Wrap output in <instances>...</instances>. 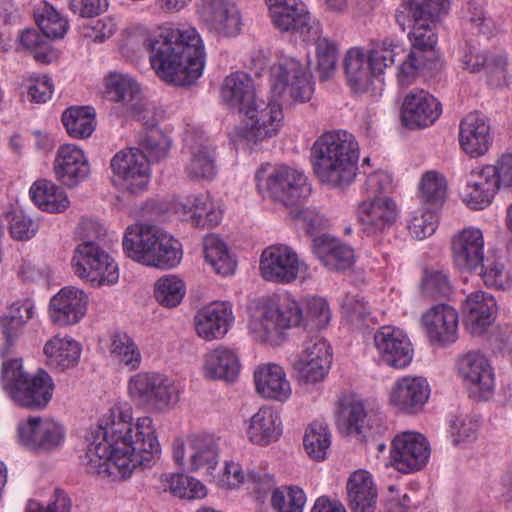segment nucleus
<instances>
[{
  "instance_id": "nucleus-9",
  "label": "nucleus",
  "mask_w": 512,
  "mask_h": 512,
  "mask_svg": "<svg viewBox=\"0 0 512 512\" xmlns=\"http://www.w3.org/2000/svg\"><path fill=\"white\" fill-rule=\"evenodd\" d=\"M242 113L245 115L244 126L234 129L232 139L243 147L253 148V145L276 136L283 125L282 105L276 101L257 98Z\"/></svg>"
},
{
  "instance_id": "nucleus-62",
  "label": "nucleus",
  "mask_w": 512,
  "mask_h": 512,
  "mask_svg": "<svg viewBox=\"0 0 512 512\" xmlns=\"http://www.w3.org/2000/svg\"><path fill=\"white\" fill-rule=\"evenodd\" d=\"M367 412L361 401H354L345 409L344 424L347 434L360 435L368 428Z\"/></svg>"
},
{
  "instance_id": "nucleus-11",
  "label": "nucleus",
  "mask_w": 512,
  "mask_h": 512,
  "mask_svg": "<svg viewBox=\"0 0 512 512\" xmlns=\"http://www.w3.org/2000/svg\"><path fill=\"white\" fill-rule=\"evenodd\" d=\"M130 398L141 406H150L158 411L173 407L181 393L179 383L156 372H139L130 377L127 384Z\"/></svg>"
},
{
  "instance_id": "nucleus-36",
  "label": "nucleus",
  "mask_w": 512,
  "mask_h": 512,
  "mask_svg": "<svg viewBox=\"0 0 512 512\" xmlns=\"http://www.w3.org/2000/svg\"><path fill=\"white\" fill-rule=\"evenodd\" d=\"M254 382L257 393L264 398L283 402L291 395L290 383L277 364L260 365L254 372Z\"/></svg>"
},
{
  "instance_id": "nucleus-30",
  "label": "nucleus",
  "mask_w": 512,
  "mask_h": 512,
  "mask_svg": "<svg viewBox=\"0 0 512 512\" xmlns=\"http://www.w3.org/2000/svg\"><path fill=\"white\" fill-rule=\"evenodd\" d=\"M430 395L427 380L418 376H406L397 380L391 392V403L406 414L422 410Z\"/></svg>"
},
{
  "instance_id": "nucleus-45",
  "label": "nucleus",
  "mask_w": 512,
  "mask_h": 512,
  "mask_svg": "<svg viewBox=\"0 0 512 512\" xmlns=\"http://www.w3.org/2000/svg\"><path fill=\"white\" fill-rule=\"evenodd\" d=\"M68 135L75 139H86L96 129V111L91 106H71L61 117Z\"/></svg>"
},
{
  "instance_id": "nucleus-41",
  "label": "nucleus",
  "mask_w": 512,
  "mask_h": 512,
  "mask_svg": "<svg viewBox=\"0 0 512 512\" xmlns=\"http://www.w3.org/2000/svg\"><path fill=\"white\" fill-rule=\"evenodd\" d=\"M203 370L208 379L233 382L240 372L239 357L233 349L219 346L205 355Z\"/></svg>"
},
{
  "instance_id": "nucleus-2",
  "label": "nucleus",
  "mask_w": 512,
  "mask_h": 512,
  "mask_svg": "<svg viewBox=\"0 0 512 512\" xmlns=\"http://www.w3.org/2000/svg\"><path fill=\"white\" fill-rule=\"evenodd\" d=\"M145 45L156 75L175 86L193 84L203 73L205 50L193 27L166 24Z\"/></svg>"
},
{
  "instance_id": "nucleus-3",
  "label": "nucleus",
  "mask_w": 512,
  "mask_h": 512,
  "mask_svg": "<svg viewBox=\"0 0 512 512\" xmlns=\"http://www.w3.org/2000/svg\"><path fill=\"white\" fill-rule=\"evenodd\" d=\"M330 318V309L323 298L307 300L304 314L290 294H283L267 300L261 307L260 316L251 320L249 327L258 341L278 345L285 329L303 323L305 334L318 333L327 326Z\"/></svg>"
},
{
  "instance_id": "nucleus-29",
  "label": "nucleus",
  "mask_w": 512,
  "mask_h": 512,
  "mask_svg": "<svg viewBox=\"0 0 512 512\" xmlns=\"http://www.w3.org/2000/svg\"><path fill=\"white\" fill-rule=\"evenodd\" d=\"M174 211L182 220L194 227L210 229L217 226L222 220V211L215 208L207 194L188 195L175 202Z\"/></svg>"
},
{
  "instance_id": "nucleus-52",
  "label": "nucleus",
  "mask_w": 512,
  "mask_h": 512,
  "mask_svg": "<svg viewBox=\"0 0 512 512\" xmlns=\"http://www.w3.org/2000/svg\"><path fill=\"white\" fill-rule=\"evenodd\" d=\"M331 445V434L328 427L319 422L311 423L306 429L303 446L310 458L323 461Z\"/></svg>"
},
{
  "instance_id": "nucleus-61",
  "label": "nucleus",
  "mask_w": 512,
  "mask_h": 512,
  "mask_svg": "<svg viewBox=\"0 0 512 512\" xmlns=\"http://www.w3.org/2000/svg\"><path fill=\"white\" fill-rule=\"evenodd\" d=\"M293 368L296 374V377L299 381L304 383H316L324 379L330 365H325L318 360L308 358V359H297Z\"/></svg>"
},
{
  "instance_id": "nucleus-37",
  "label": "nucleus",
  "mask_w": 512,
  "mask_h": 512,
  "mask_svg": "<svg viewBox=\"0 0 512 512\" xmlns=\"http://www.w3.org/2000/svg\"><path fill=\"white\" fill-rule=\"evenodd\" d=\"M496 170L494 166L487 165L481 170L471 173V179L467 181L464 200L472 209H483L488 206L499 186L495 180Z\"/></svg>"
},
{
  "instance_id": "nucleus-17",
  "label": "nucleus",
  "mask_w": 512,
  "mask_h": 512,
  "mask_svg": "<svg viewBox=\"0 0 512 512\" xmlns=\"http://www.w3.org/2000/svg\"><path fill=\"white\" fill-rule=\"evenodd\" d=\"M390 457L394 468L401 473L419 471L430 457L429 443L422 434L403 432L392 440Z\"/></svg>"
},
{
  "instance_id": "nucleus-7",
  "label": "nucleus",
  "mask_w": 512,
  "mask_h": 512,
  "mask_svg": "<svg viewBox=\"0 0 512 512\" xmlns=\"http://www.w3.org/2000/svg\"><path fill=\"white\" fill-rule=\"evenodd\" d=\"M405 54L402 43L393 38L373 41L366 56L359 48H352L344 59V68L350 88L356 93L369 91L374 81L382 82L381 76L395 58Z\"/></svg>"
},
{
  "instance_id": "nucleus-40",
  "label": "nucleus",
  "mask_w": 512,
  "mask_h": 512,
  "mask_svg": "<svg viewBox=\"0 0 512 512\" xmlns=\"http://www.w3.org/2000/svg\"><path fill=\"white\" fill-rule=\"evenodd\" d=\"M281 434V418L273 407L263 406L251 417L247 436L254 444L266 446L277 441Z\"/></svg>"
},
{
  "instance_id": "nucleus-57",
  "label": "nucleus",
  "mask_w": 512,
  "mask_h": 512,
  "mask_svg": "<svg viewBox=\"0 0 512 512\" xmlns=\"http://www.w3.org/2000/svg\"><path fill=\"white\" fill-rule=\"evenodd\" d=\"M38 27L46 38H63L68 30V21L52 6L46 5L36 18Z\"/></svg>"
},
{
  "instance_id": "nucleus-44",
  "label": "nucleus",
  "mask_w": 512,
  "mask_h": 512,
  "mask_svg": "<svg viewBox=\"0 0 512 512\" xmlns=\"http://www.w3.org/2000/svg\"><path fill=\"white\" fill-rule=\"evenodd\" d=\"M106 96L113 102L121 103L125 110L136 109L137 101L142 98L138 83L120 73H111L106 79Z\"/></svg>"
},
{
  "instance_id": "nucleus-12",
  "label": "nucleus",
  "mask_w": 512,
  "mask_h": 512,
  "mask_svg": "<svg viewBox=\"0 0 512 512\" xmlns=\"http://www.w3.org/2000/svg\"><path fill=\"white\" fill-rule=\"evenodd\" d=\"M449 8V0H410L409 14L413 20V27L409 32L411 50H417V54L437 61L435 20L446 14Z\"/></svg>"
},
{
  "instance_id": "nucleus-6",
  "label": "nucleus",
  "mask_w": 512,
  "mask_h": 512,
  "mask_svg": "<svg viewBox=\"0 0 512 512\" xmlns=\"http://www.w3.org/2000/svg\"><path fill=\"white\" fill-rule=\"evenodd\" d=\"M122 245L129 258L162 269L175 267L182 256L178 240L153 225L127 227Z\"/></svg>"
},
{
  "instance_id": "nucleus-54",
  "label": "nucleus",
  "mask_w": 512,
  "mask_h": 512,
  "mask_svg": "<svg viewBox=\"0 0 512 512\" xmlns=\"http://www.w3.org/2000/svg\"><path fill=\"white\" fill-rule=\"evenodd\" d=\"M436 65L437 61L417 54V50H410L398 67L397 81L402 87H407L415 81L422 70L434 69Z\"/></svg>"
},
{
  "instance_id": "nucleus-33",
  "label": "nucleus",
  "mask_w": 512,
  "mask_h": 512,
  "mask_svg": "<svg viewBox=\"0 0 512 512\" xmlns=\"http://www.w3.org/2000/svg\"><path fill=\"white\" fill-rule=\"evenodd\" d=\"M496 302L484 291H475L463 303L465 323L471 334L480 335L494 321Z\"/></svg>"
},
{
  "instance_id": "nucleus-19",
  "label": "nucleus",
  "mask_w": 512,
  "mask_h": 512,
  "mask_svg": "<svg viewBox=\"0 0 512 512\" xmlns=\"http://www.w3.org/2000/svg\"><path fill=\"white\" fill-rule=\"evenodd\" d=\"M197 13L202 23L220 36L234 37L241 31L240 11L230 0H200Z\"/></svg>"
},
{
  "instance_id": "nucleus-35",
  "label": "nucleus",
  "mask_w": 512,
  "mask_h": 512,
  "mask_svg": "<svg viewBox=\"0 0 512 512\" xmlns=\"http://www.w3.org/2000/svg\"><path fill=\"white\" fill-rule=\"evenodd\" d=\"M313 253L330 270L344 271L354 263L353 249L326 234L314 238Z\"/></svg>"
},
{
  "instance_id": "nucleus-38",
  "label": "nucleus",
  "mask_w": 512,
  "mask_h": 512,
  "mask_svg": "<svg viewBox=\"0 0 512 512\" xmlns=\"http://www.w3.org/2000/svg\"><path fill=\"white\" fill-rule=\"evenodd\" d=\"M186 147L189 151V157L185 165V173L190 180L210 181L217 174L214 149L208 144V141L199 140L189 144Z\"/></svg>"
},
{
  "instance_id": "nucleus-53",
  "label": "nucleus",
  "mask_w": 512,
  "mask_h": 512,
  "mask_svg": "<svg viewBox=\"0 0 512 512\" xmlns=\"http://www.w3.org/2000/svg\"><path fill=\"white\" fill-rule=\"evenodd\" d=\"M186 293L185 283L175 275H165L155 283L154 295L164 307L178 306Z\"/></svg>"
},
{
  "instance_id": "nucleus-5",
  "label": "nucleus",
  "mask_w": 512,
  "mask_h": 512,
  "mask_svg": "<svg viewBox=\"0 0 512 512\" xmlns=\"http://www.w3.org/2000/svg\"><path fill=\"white\" fill-rule=\"evenodd\" d=\"M82 238L72 258L75 274L94 287L111 286L119 280L118 265L101 247L105 228L95 220H85L78 227Z\"/></svg>"
},
{
  "instance_id": "nucleus-39",
  "label": "nucleus",
  "mask_w": 512,
  "mask_h": 512,
  "mask_svg": "<svg viewBox=\"0 0 512 512\" xmlns=\"http://www.w3.org/2000/svg\"><path fill=\"white\" fill-rule=\"evenodd\" d=\"M221 97L230 108L237 109L240 113L258 98L252 78L244 72H235L225 78Z\"/></svg>"
},
{
  "instance_id": "nucleus-8",
  "label": "nucleus",
  "mask_w": 512,
  "mask_h": 512,
  "mask_svg": "<svg viewBox=\"0 0 512 512\" xmlns=\"http://www.w3.org/2000/svg\"><path fill=\"white\" fill-rule=\"evenodd\" d=\"M1 383L9 396L22 407L45 408L53 396L52 377L43 369L29 377L18 358L3 361Z\"/></svg>"
},
{
  "instance_id": "nucleus-59",
  "label": "nucleus",
  "mask_w": 512,
  "mask_h": 512,
  "mask_svg": "<svg viewBox=\"0 0 512 512\" xmlns=\"http://www.w3.org/2000/svg\"><path fill=\"white\" fill-rule=\"evenodd\" d=\"M8 228L12 238L20 241L29 240L35 236L38 224L21 210L7 213Z\"/></svg>"
},
{
  "instance_id": "nucleus-46",
  "label": "nucleus",
  "mask_w": 512,
  "mask_h": 512,
  "mask_svg": "<svg viewBox=\"0 0 512 512\" xmlns=\"http://www.w3.org/2000/svg\"><path fill=\"white\" fill-rule=\"evenodd\" d=\"M31 199L41 210L61 213L69 206L64 190L48 180H38L30 188Z\"/></svg>"
},
{
  "instance_id": "nucleus-48",
  "label": "nucleus",
  "mask_w": 512,
  "mask_h": 512,
  "mask_svg": "<svg viewBox=\"0 0 512 512\" xmlns=\"http://www.w3.org/2000/svg\"><path fill=\"white\" fill-rule=\"evenodd\" d=\"M136 143V148L145 156L148 165L165 159L171 147V140L158 127L145 128L144 131L139 132Z\"/></svg>"
},
{
  "instance_id": "nucleus-20",
  "label": "nucleus",
  "mask_w": 512,
  "mask_h": 512,
  "mask_svg": "<svg viewBox=\"0 0 512 512\" xmlns=\"http://www.w3.org/2000/svg\"><path fill=\"white\" fill-rule=\"evenodd\" d=\"M374 344L381 360L388 366L404 368L413 357L412 345L399 328L383 326L374 334Z\"/></svg>"
},
{
  "instance_id": "nucleus-51",
  "label": "nucleus",
  "mask_w": 512,
  "mask_h": 512,
  "mask_svg": "<svg viewBox=\"0 0 512 512\" xmlns=\"http://www.w3.org/2000/svg\"><path fill=\"white\" fill-rule=\"evenodd\" d=\"M111 356L129 370H137L142 361L141 352L127 333L116 332L111 336Z\"/></svg>"
},
{
  "instance_id": "nucleus-32",
  "label": "nucleus",
  "mask_w": 512,
  "mask_h": 512,
  "mask_svg": "<svg viewBox=\"0 0 512 512\" xmlns=\"http://www.w3.org/2000/svg\"><path fill=\"white\" fill-rule=\"evenodd\" d=\"M35 313V304L33 300L26 298L13 302L0 318V328L4 336L5 343L1 350V355L10 353L11 347L22 335L25 325L33 318Z\"/></svg>"
},
{
  "instance_id": "nucleus-47",
  "label": "nucleus",
  "mask_w": 512,
  "mask_h": 512,
  "mask_svg": "<svg viewBox=\"0 0 512 512\" xmlns=\"http://www.w3.org/2000/svg\"><path fill=\"white\" fill-rule=\"evenodd\" d=\"M44 354L47 356L50 366L66 370L78 363L81 347L73 339L55 336L45 344Z\"/></svg>"
},
{
  "instance_id": "nucleus-1",
  "label": "nucleus",
  "mask_w": 512,
  "mask_h": 512,
  "mask_svg": "<svg viewBox=\"0 0 512 512\" xmlns=\"http://www.w3.org/2000/svg\"><path fill=\"white\" fill-rule=\"evenodd\" d=\"M132 419L129 408L115 406L100 420L85 454L88 473L126 478L138 466H147L160 457L153 420L145 416L134 424Z\"/></svg>"
},
{
  "instance_id": "nucleus-24",
  "label": "nucleus",
  "mask_w": 512,
  "mask_h": 512,
  "mask_svg": "<svg viewBox=\"0 0 512 512\" xmlns=\"http://www.w3.org/2000/svg\"><path fill=\"white\" fill-rule=\"evenodd\" d=\"M454 265L461 271L474 272L483 267L484 238L481 230L466 228L451 243Z\"/></svg>"
},
{
  "instance_id": "nucleus-42",
  "label": "nucleus",
  "mask_w": 512,
  "mask_h": 512,
  "mask_svg": "<svg viewBox=\"0 0 512 512\" xmlns=\"http://www.w3.org/2000/svg\"><path fill=\"white\" fill-rule=\"evenodd\" d=\"M189 468L193 471H212L218 464V446L212 435L194 434L188 438Z\"/></svg>"
},
{
  "instance_id": "nucleus-50",
  "label": "nucleus",
  "mask_w": 512,
  "mask_h": 512,
  "mask_svg": "<svg viewBox=\"0 0 512 512\" xmlns=\"http://www.w3.org/2000/svg\"><path fill=\"white\" fill-rule=\"evenodd\" d=\"M321 26L318 22V33L314 39H306L300 36L304 42H313L316 44L317 71L321 81L331 77L336 69L338 61V48L335 42L328 38H321Z\"/></svg>"
},
{
  "instance_id": "nucleus-43",
  "label": "nucleus",
  "mask_w": 512,
  "mask_h": 512,
  "mask_svg": "<svg viewBox=\"0 0 512 512\" xmlns=\"http://www.w3.org/2000/svg\"><path fill=\"white\" fill-rule=\"evenodd\" d=\"M222 482L230 488L238 487L246 482L249 484L248 488L258 494V498L266 495L275 485L273 477L263 471H249L245 477L240 464L235 462L226 463Z\"/></svg>"
},
{
  "instance_id": "nucleus-49",
  "label": "nucleus",
  "mask_w": 512,
  "mask_h": 512,
  "mask_svg": "<svg viewBox=\"0 0 512 512\" xmlns=\"http://www.w3.org/2000/svg\"><path fill=\"white\" fill-rule=\"evenodd\" d=\"M204 257L217 274L227 276L234 273L236 261L229 254L226 244L216 235L204 238Z\"/></svg>"
},
{
  "instance_id": "nucleus-26",
  "label": "nucleus",
  "mask_w": 512,
  "mask_h": 512,
  "mask_svg": "<svg viewBox=\"0 0 512 512\" xmlns=\"http://www.w3.org/2000/svg\"><path fill=\"white\" fill-rule=\"evenodd\" d=\"M88 295L74 286L63 287L50 300V318L58 326L78 323L86 314Z\"/></svg>"
},
{
  "instance_id": "nucleus-21",
  "label": "nucleus",
  "mask_w": 512,
  "mask_h": 512,
  "mask_svg": "<svg viewBox=\"0 0 512 512\" xmlns=\"http://www.w3.org/2000/svg\"><path fill=\"white\" fill-rule=\"evenodd\" d=\"M441 113V103L432 94L414 89L404 99L401 116L405 126L418 129L432 125Z\"/></svg>"
},
{
  "instance_id": "nucleus-28",
  "label": "nucleus",
  "mask_w": 512,
  "mask_h": 512,
  "mask_svg": "<svg viewBox=\"0 0 512 512\" xmlns=\"http://www.w3.org/2000/svg\"><path fill=\"white\" fill-rule=\"evenodd\" d=\"M54 173L62 184L70 188L83 182L90 173L83 150L74 144L61 145L55 157Z\"/></svg>"
},
{
  "instance_id": "nucleus-18",
  "label": "nucleus",
  "mask_w": 512,
  "mask_h": 512,
  "mask_svg": "<svg viewBox=\"0 0 512 512\" xmlns=\"http://www.w3.org/2000/svg\"><path fill=\"white\" fill-rule=\"evenodd\" d=\"M458 375L471 394L487 400L494 389L495 377L493 368L487 357L478 352L470 351L457 361Z\"/></svg>"
},
{
  "instance_id": "nucleus-16",
  "label": "nucleus",
  "mask_w": 512,
  "mask_h": 512,
  "mask_svg": "<svg viewBox=\"0 0 512 512\" xmlns=\"http://www.w3.org/2000/svg\"><path fill=\"white\" fill-rule=\"evenodd\" d=\"M272 22L281 31H291L306 39L318 33V21L306 10L300 0H265Z\"/></svg>"
},
{
  "instance_id": "nucleus-27",
  "label": "nucleus",
  "mask_w": 512,
  "mask_h": 512,
  "mask_svg": "<svg viewBox=\"0 0 512 512\" xmlns=\"http://www.w3.org/2000/svg\"><path fill=\"white\" fill-rule=\"evenodd\" d=\"M357 217L366 235H377L390 228L395 222L396 204L386 196L371 197L359 203Z\"/></svg>"
},
{
  "instance_id": "nucleus-64",
  "label": "nucleus",
  "mask_w": 512,
  "mask_h": 512,
  "mask_svg": "<svg viewBox=\"0 0 512 512\" xmlns=\"http://www.w3.org/2000/svg\"><path fill=\"white\" fill-rule=\"evenodd\" d=\"M420 191L425 201L437 203L445 196L446 184L444 179L439 177L436 172L430 171L422 177Z\"/></svg>"
},
{
  "instance_id": "nucleus-22",
  "label": "nucleus",
  "mask_w": 512,
  "mask_h": 512,
  "mask_svg": "<svg viewBox=\"0 0 512 512\" xmlns=\"http://www.w3.org/2000/svg\"><path fill=\"white\" fill-rule=\"evenodd\" d=\"M421 325L431 343L445 346L458 338V313L448 304L432 306L422 315Z\"/></svg>"
},
{
  "instance_id": "nucleus-25",
  "label": "nucleus",
  "mask_w": 512,
  "mask_h": 512,
  "mask_svg": "<svg viewBox=\"0 0 512 512\" xmlns=\"http://www.w3.org/2000/svg\"><path fill=\"white\" fill-rule=\"evenodd\" d=\"M20 442L30 449L50 451L64 440L63 428L50 419L30 417L18 427Z\"/></svg>"
},
{
  "instance_id": "nucleus-15",
  "label": "nucleus",
  "mask_w": 512,
  "mask_h": 512,
  "mask_svg": "<svg viewBox=\"0 0 512 512\" xmlns=\"http://www.w3.org/2000/svg\"><path fill=\"white\" fill-rule=\"evenodd\" d=\"M260 272L266 281L290 284L307 270L297 253L288 245L266 247L260 257Z\"/></svg>"
},
{
  "instance_id": "nucleus-56",
  "label": "nucleus",
  "mask_w": 512,
  "mask_h": 512,
  "mask_svg": "<svg viewBox=\"0 0 512 512\" xmlns=\"http://www.w3.org/2000/svg\"><path fill=\"white\" fill-rule=\"evenodd\" d=\"M463 20L472 33L490 37L494 31V21L487 17L481 4L475 1L467 2L463 9Z\"/></svg>"
},
{
  "instance_id": "nucleus-63",
  "label": "nucleus",
  "mask_w": 512,
  "mask_h": 512,
  "mask_svg": "<svg viewBox=\"0 0 512 512\" xmlns=\"http://www.w3.org/2000/svg\"><path fill=\"white\" fill-rule=\"evenodd\" d=\"M481 276L486 286L497 290H505L511 286L509 273L503 263L493 261L487 265L483 264Z\"/></svg>"
},
{
  "instance_id": "nucleus-23",
  "label": "nucleus",
  "mask_w": 512,
  "mask_h": 512,
  "mask_svg": "<svg viewBox=\"0 0 512 512\" xmlns=\"http://www.w3.org/2000/svg\"><path fill=\"white\" fill-rule=\"evenodd\" d=\"M493 142L489 119L480 112L467 114L459 124V144L471 157L484 155Z\"/></svg>"
},
{
  "instance_id": "nucleus-60",
  "label": "nucleus",
  "mask_w": 512,
  "mask_h": 512,
  "mask_svg": "<svg viewBox=\"0 0 512 512\" xmlns=\"http://www.w3.org/2000/svg\"><path fill=\"white\" fill-rule=\"evenodd\" d=\"M423 293L431 298L446 297L451 292L449 276L442 270L426 269L422 280Z\"/></svg>"
},
{
  "instance_id": "nucleus-55",
  "label": "nucleus",
  "mask_w": 512,
  "mask_h": 512,
  "mask_svg": "<svg viewBox=\"0 0 512 512\" xmlns=\"http://www.w3.org/2000/svg\"><path fill=\"white\" fill-rule=\"evenodd\" d=\"M272 491L271 505L276 512H303L306 503V495L304 491L297 487L291 486L287 489V493L274 487Z\"/></svg>"
},
{
  "instance_id": "nucleus-31",
  "label": "nucleus",
  "mask_w": 512,
  "mask_h": 512,
  "mask_svg": "<svg viewBox=\"0 0 512 512\" xmlns=\"http://www.w3.org/2000/svg\"><path fill=\"white\" fill-rule=\"evenodd\" d=\"M234 321L229 302H212L200 309L195 316L198 335L206 340L222 338Z\"/></svg>"
},
{
  "instance_id": "nucleus-58",
  "label": "nucleus",
  "mask_w": 512,
  "mask_h": 512,
  "mask_svg": "<svg viewBox=\"0 0 512 512\" xmlns=\"http://www.w3.org/2000/svg\"><path fill=\"white\" fill-rule=\"evenodd\" d=\"M308 358L318 360L325 365H331L332 354L330 352V345L319 333L309 334L307 332L304 335L302 351L298 359L306 360Z\"/></svg>"
},
{
  "instance_id": "nucleus-4",
  "label": "nucleus",
  "mask_w": 512,
  "mask_h": 512,
  "mask_svg": "<svg viewBox=\"0 0 512 512\" xmlns=\"http://www.w3.org/2000/svg\"><path fill=\"white\" fill-rule=\"evenodd\" d=\"M358 143L345 132L322 134L311 148L313 171L319 180L333 187L353 182L358 169Z\"/></svg>"
},
{
  "instance_id": "nucleus-10",
  "label": "nucleus",
  "mask_w": 512,
  "mask_h": 512,
  "mask_svg": "<svg viewBox=\"0 0 512 512\" xmlns=\"http://www.w3.org/2000/svg\"><path fill=\"white\" fill-rule=\"evenodd\" d=\"M257 189L263 198L294 205L309 192L303 172L287 165H262L255 175Z\"/></svg>"
},
{
  "instance_id": "nucleus-14",
  "label": "nucleus",
  "mask_w": 512,
  "mask_h": 512,
  "mask_svg": "<svg viewBox=\"0 0 512 512\" xmlns=\"http://www.w3.org/2000/svg\"><path fill=\"white\" fill-rule=\"evenodd\" d=\"M112 184L120 191L139 195L147 190L150 181V166L138 148H127L117 152L110 161Z\"/></svg>"
},
{
  "instance_id": "nucleus-34",
  "label": "nucleus",
  "mask_w": 512,
  "mask_h": 512,
  "mask_svg": "<svg viewBox=\"0 0 512 512\" xmlns=\"http://www.w3.org/2000/svg\"><path fill=\"white\" fill-rule=\"evenodd\" d=\"M348 506L352 512H375L377 508V488L372 475L366 470L354 471L348 478Z\"/></svg>"
},
{
  "instance_id": "nucleus-13",
  "label": "nucleus",
  "mask_w": 512,
  "mask_h": 512,
  "mask_svg": "<svg viewBox=\"0 0 512 512\" xmlns=\"http://www.w3.org/2000/svg\"><path fill=\"white\" fill-rule=\"evenodd\" d=\"M271 91L283 103L291 105L309 101L314 87L304 66L294 58H285L274 68Z\"/></svg>"
}]
</instances>
